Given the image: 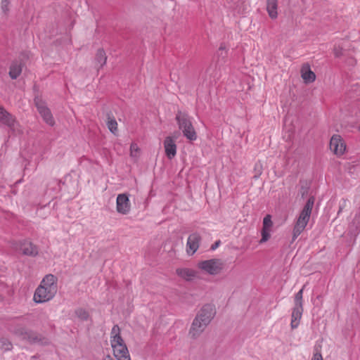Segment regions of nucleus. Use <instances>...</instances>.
<instances>
[{
	"instance_id": "obj_29",
	"label": "nucleus",
	"mask_w": 360,
	"mask_h": 360,
	"mask_svg": "<svg viewBox=\"0 0 360 360\" xmlns=\"http://www.w3.org/2000/svg\"><path fill=\"white\" fill-rule=\"evenodd\" d=\"M302 294H303V288H302L296 295L295 297V305L298 306L299 304H302Z\"/></svg>"
},
{
	"instance_id": "obj_24",
	"label": "nucleus",
	"mask_w": 360,
	"mask_h": 360,
	"mask_svg": "<svg viewBox=\"0 0 360 360\" xmlns=\"http://www.w3.org/2000/svg\"><path fill=\"white\" fill-rule=\"evenodd\" d=\"M141 149L136 143H132L130 146V156L135 161L140 157Z\"/></svg>"
},
{
	"instance_id": "obj_32",
	"label": "nucleus",
	"mask_w": 360,
	"mask_h": 360,
	"mask_svg": "<svg viewBox=\"0 0 360 360\" xmlns=\"http://www.w3.org/2000/svg\"><path fill=\"white\" fill-rule=\"evenodd\" d=\"M220 244V241H217L214 245L212 246V250H215Z\"/></svg>"
},
{
	"instance_id": "obj_20",
	"label": "nucleus",
	"mask_w": 360,
	"mask_h": 360,
	"mask_svg": "<svg viewBox=\"0 0 360 360\" xmlns=\"http://www.w3.org/2000/svg\"><path fill=\"white\" fill-rule=\"evenodd\" d=\"M278 0H267L266 11L271 19H276L278 17Z\"/></svg>"
},
{
	"instance_id": "obj_4",
	"label": "nucleus",
	"mask_w": 360,
	"mask_h": 360,
	"mask_svg": "<svg viewBox=\"0 0 360 360\" xmlns=\"http://www.w3.org/2000/svg\"><path fill=\"white\" fill-rule=\"evenodd\" d=\"M224 262L219 259H211L199 262L197 264L198 269L210 275H217L224 269Z\"/></svg>"
},
{
	"instance_id": "obj_9",
	"label": "nucleus",
	"mask_w": 360,
	"mask_h": 360,
	"mask_svg": "<svg viewBox=\"0 0 360 360\" xmlns=\"http://www.w3.org/2000/svg\"><path fill=\"white\" fill-rule=\"evenodd\" d=\"M330 149L336 155H342L346 149V145L340 135H333L330 141Z\"/></svg>"
},
{
	"instance_id": "obj_25",
	"label": "nucleus",
	"mask_w": 360,
	"mask_h": 360,
	"mask_svg": "<svg viewBox=\"0 0 360 360\" xmlns=\"http://www.w3.org/2000/svg\"><path fill=\"white\" fill-rule=\"evenodd\" d=\"M11 342L6 338L0 339V349L4 352L9 351L12 349Z\"/></svg>"
},
{
	"instance_id": "obj_16",
	"label": "nucleus",
	"mask_w": 360,
	"mask_h": 360,
	"mask_svg": "<svg viewBox=\"0 0 360 360\" xmlns=\"http://www.w3.org/2000/svg\"><path fill=\"white\" fill-rule=\"evenodd\" d=\"M125 342L121 336V330L117 325H115L110 332V345L112 347L124 345Z\"/></svg>"
},
{
	"instance_id": "obj_35",
	"label": "nucleus",
	"mask_w": 360,
	"mask_h": 360,
	"mask_svg": "<svg viewBox=\"0 0 360 360\" xmlns=\"http://www.w3.org/2000/svg\"><path fill=\"white\" fill-rule=\"evenodd\" d=\"M104 360H113V359L110 356H108L105 357Z\"/></svg>"
},
{
	"instance_id": "obj_23",
	"label": "nucleus",
	"mask_w": 360,
	"mask_h": 360,
	"mask_svg": "<svg viewBox=\"0 0 360 360\" xmlns=\"http://www.w3.org/2000/svg\"><path fill=\"white\" fill-rule=\"evenodd\" d=\"M106 124L108 129L113 134L117 133V122L113 117L108 116Z\"/></svg>"
},
{
	"instance_id": "obj_21",
	"label": "nucleus",
	"mask_w": 360,
	"mask_h": 360,
	"mask_svg": "<svg viewBox=\"0 0 360 360\" xmlns=\"http://www.w3.org/2000/svg\"><path fill=\"white\" fill-rule=\"evenodd\" d=\"M107 56L103 49H98L95 56L96 67L98 70L102 68L106 63Z\"/></svg>"
},
{
	"instance_id": "obj_3",
	"label": "nucleus",
	"mask_w": 360,
	"mask_h": 360,
	"mask_svg": "<svg viewBox=\"0 0 360 360\" xmlns=\"http://www.w3.org/2000/svg\"><path fill=\"white\" fill-rule=\"evenodd\" d=\"M176 120L179 129L187 139L191 141L197 139V133L188 114L179 111L176 115Z\"/></svg>"
},
{
	"instance_id": "obj_34",
	"label": "nucleus",
	"mask_w": 360,
	"mask_h": 360,
	"mask_svg": "<svg viewBox=\"0 0 360 360\" xmlns=\"http://www.w3.org/2000/svg\"><path fill=\"white\" fill-rule=\"evenodd\" d=\"M259 169L258 171V176H259L262 174V166L259 165Z\"/></svg>"
},
{
	"instance_id": "obj_12",
	"label": "nucleus",
	"mask_w": 360,
	"mask_h": 360,
	"mask_svg": "<svg viewBox=\"0 0 360 360\" xmlns=\"http://www.w3.org/2000/svg\"><path fill=\"white\" fill-rule=\"evenodd\" d=\"M208 325L195 317L189 329L188 335L192 338H198Z\"/></svg>"
},
{
	"instance_id": "obj_28",
	"label": "nucleus",
	"mask_w": 360,
	"mask_h": 360,
	"mask_svg": "<svg viewBox=\"0 0 360 360\" xmlns=\"http://www.w3.org/2000/svg\"><path fill=\"white\" fill-rule=\"evenodd\" d=\"M77 316L81 320H86L89 317L88 312L83 309H79L75 311Z\"/></svg>"
},
{
	"instance_id": "obj_11",
	"label": "nucleus",
	"mask_w": 360,
	"mask_h": 360,
	"mask_svg": "<svg viewBox=\"0 0 360 360\" xmlns=\"http://www.w3.org/2000/svg\"><path fill=\"white\" fill-rule=\"evenodd\" d=\"M35 104L39 114L42 117L44 122L50 126H53L55 123L54 119L50 110L46 106L44 103L42 101L37 98L35 99Z\"/></svg>"
},
{
	"instance_id": "obj_30",
	"label": "nucleus",
	"mask_w": 360,
	"mask_h": 360,
	"mask_svg": "<svg viewBox=\"0 0 360 360\" xmlns=\"http://www.w3.org/2000/svg\"><path fill=\"white\" fill-rule=\"evenodd\" d=\"M353 223L356 224L357 229L360 228V214L355 215L354 220H353Z\"/></svg>"
},
{
	"instance_id": "obj_2",
	"label": "nucleus",
	"mask_w": 360,
	"mask_h": 360,
	"mask_svg": "<svg viewBox=\"0 0 360 360\" xmlns=\"http://www.w3.org/2000/svg\"><path fill=\"white\" fill-rule=\"evenodd\" d=\"M314 204V198L310 197L302 210L297 218L292 229V240L295 241L297 238L304 231L309 221L311 211Z\"/></svg>"
},
{
	"instance_id": "obj_5",
	"label": "nucleus",
	"mask_w": 360,
	"mask_h": 360,
	"mask_svg": "<svg viewBox=\"0 0 360 360\" xmlns=\"http://www.w3.org/2000/svg\"><path fill=\"white\" fill-rule=\"evenodd\" d=\"M215 315V306L212 304H206L200 308L195 317L209 325Z\"/></svg>"
},
{
	"instance_id": "obj_1",
	"label": "nucleus",
	"mask_w": 360,
	"mask_h": 360,
	"mask_svg": "<svg viewBox=\"0 0 360 360\" xmlns=\"http://www.w3.org/2000/svg\"><path fill=\"white\" fill-rule=\"evenodd\" d=\"M57 282L58 278L54 275L45 276L34 291L33 301L35 303L41 304L51 300L58 291Z\"/></svg>"
},
{
	"instance_id": "obj_26",
	"label": "nucleus",
	"mask_w": 360,
	"mask_h": 360,
	"mask_svg": "<svg viewBox=\"0 0 360 360\" xmlns=\"http://www.w3.org/2000/svg\"><path fill=\"white\" fill-rule=\"evenodd\" d=\"M11 0H1V11L4 15H7L10 10Z\"/></svg>"
},
{
	"instance_id": "obj_7",
	"label": "nucleus",
	"mask_w": 360,
	"mask_h": 360,
	"mask_svg": "<svg viewBox=\"0 0 360 360\" xmlns=\"http://www.w3.org/2000/svg\"><path fill=\"white\" fill-rule=\"evenodd\" d=\"M116 210L122 214H127L131 210L129 195L126 193L118 194L116 199Z\"/></svg>"
},
{
	"instance_id": "obj_22",
	"label": "nucleus",
	"mask_w": 360,
	"mask_h": 360,
	"mask_svg": "<svg viewBox=\"0 0 360 360\" xmlns=\"http://www.w3.org/2000/svg\"><path fill=\"white\" fill-rule=\"evenodd\" d=\"M22 72V64L18 62H13L9 70V76L11 79L18 78Z\"/></svg>"
},
{
	"instance_id": "obj_27",
	"label": "nucleus",
	"mask_w": 360,
	"mask_h": 360,
	"mask_svg": "<svg viewBox=\"0 0 360 360\" xmlns=\"http://www.w3.org/2000/svg\"><path fill=\"white\" fill-rule=\"evenodd\" d=\"M228 53V48L225 44H221L217 51V54L219 57H221L224 58L226 57Z\"/></svg>"
},
{
	"instance_id": "obj_36",
	"label": "nucleus",
	"mask_w": 360,
	"mask_h": 360,
	"mask_svg": "<svg viewBox=\"0 0 360 360\" xmlns=\"http://www.w3.org/2000/svg\"><path fill=\"white\" fill-rule=\"evenodd\" d=\"M257 167H258V165H255V169H257Z\"/></svg>"
},
{
	"instance_id": "obj_33",
	"label": "nucleus",
	"mask_w": 360,
	"mask_h": 360,
	"mask_svg": "<svg viewBox=\"0 0 360 360\" xmlns=\"http://www.w3.org/2000/svg\"><path fill=\"white\" fill-rule=\"evenodd\" d=\"M335 57H340V51H335Z\"/></svg>"
},
{
	"instance_id": "obj_19",
	"label": "nucleus",
	"mask_w": 360,
	"mask_h": 360,
	"mask_svg": "<svg viewBox=\"0 0 360 360\" xmlns=\"http://www.w3.org/2000/svg\"><path fill=\"white\" fill-rule=\"evenodd\" d=\"M176 274L181 278L188 281L197 277V272L188 268H179L176 270Z\"/></svg>"
},
{
	"instance_id": "obj_14",
	"label": "nucleus",
	"mask_w": 360,
	"mask_h": 360,
	"mask_svg": "<svg viewBox=\"0 0 360 360\" xmlns=\"http://www.w3.org/2000/svg\"><path fill=\"white\" fill-rule=\"evenodd\" d=\"M20 251L25 255L34 257L38 255V248L28 240H23L19 244Z\"/></svg>"
},
{
	"instance_id": "obj_8",
	"label": "nucleus",
	"mask_w": 360,
	"mask_h": 360,
	"mask_svg": "<svg viewBox=\"0 0 360 360\" xmlns=\"http://www.w3.org/2000/svg\"><path fill=\"white\" fill-rule=\"evenodd\" d=\"M0 122L6 125L13 131H15L18 126L15 117L1 105H0Z\"/></svg>"
},
{
	"instance_id": "obj_17",
	"label": "nucleus",
	"mask_w": 360,
	"mask_h": 360,
	"mask_svg": "<svg viewBox=\"0 0 360 360\" xmlns=\"http://www.w3.org/2000/svg\"><path fill=\"white\" fill-rule=\"evenodd\" d=\"M112 349L117 360H131L126 344L112 347Z\"/></svg>"
},
{
	"instance_id": "obj_13",
	"label": "nucleus",
	"mask_w": 360,
	"mask_h": 360,
	"mask_svg": "<svg viewBox=\"0 0 360 360\" xmlns=\"http://www.w3.org/2000/svg\"><path fill=\"white\" fill-rule=\"evenodd\" d=\"M273 226L271 221V216L267 214L263 219L262 229V238L259 240L260 243L266 242L271 237V231Z\"/></svg>"
},
{
	"instance_id": "obj_31",
	"label": "nucleus",
	"mask_w": 360,
	"mask_h": 360,
	"mask_svg": "<svg viewBox=\"0 0 360 360\" xmlns=\"http://www.w3.org/2000/svg\"><path fill=\"white\" fill-rule=\"evenodd\" d=\"M311 360H323L322 355L320 352H315L311 358Z\"/></svg>"
},
{
	"instance_id": "obj_18",
	"label": "nucleus",
	"mask_w": 360,
	"mask_h": 360,
	"mask_svg": "<svg viewBox=\"0 0 360 360\" xmlns=\"http://www.w3.org/2000/svg\"><path fill=\"white\" fill-rule=\"evenodd\" d=\"M303 312L302 304H299L298 306H295L292 315H291V323L290 326L292 329L297 328L300 325V320L302 319Z\"/></svg>"
},
{
	"instance_id": "obj_10",
	"label": "nucleus",
	"mask_w": 360,
	"mask_h": 360,
	"mask_svg": "<svg viewBox=\"0 0 360 360\" xmlns=\"http://www.w3.org/2000/svg\"><path fill=\"white\" fill-rule=\"evenodd\" d=\"M201 241V236L198 233H193L189 235L186 242V253L188 255H194L199 248Z\"/></svg>"
},
{
	"instance_id": "obj_15",
	"label": "nucleus",
	"mask_w": 360,
	"mask_h": 360,
	"mask_svg": "<svg viewBox=\"0 0 360 360\" xmlns=\"http://www.w3.org/2000/svg\"><path fill=\"white\" fill-rule=\"evenodd\" d=\"M300 73L301 77L305 84L312 83L316 80V75L311 70L309 63H304L302 65Z\"/></svg>"
},
{
	"instance_id": "obj_6",
	"label": "nucleus",
	"mask_w": 360,
	"mask_h": 360,
	"mask_svg": "<svg viewBox=\"0 0 360 360\" xmlns=\"http://www.w3.org/2000/svg\"><path fill=\"white\" fill-rule=\"evenodd\" d=\"M176 139H177V135L174 134L172 136H166L163 141V146H164L165 155H166L167 158L169 160L173 159L176 155V151H177V146L176 144Z\"/></svg>"
}]
</instances>
